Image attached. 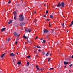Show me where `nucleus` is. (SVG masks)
Returning a JSON list of instances; mask_svg holds the SVG:
<instances>
[{
  "label": "nucleus",
  "instance_id": "nucleus-30",
  "mask_svg": "<svg viewBox=\"0 0 73 73\" xmlns=\"http://www.w3.org/2000/svg\"><path fill=\"white\" fill-rule=\"evenodd\" d=\"M46 14H48V11H46Z\"/></svg>",
  "mask_w": 73,
  "mask_h": 73
},
{
  "label": "nucleus",
  "instance_id": "nucleus-60",
  "mask_svg": "<svg viewBox=\"0 0 73 73\" xmlns=\"http://www.w3.org/2000/svg\"><path fill=\"white\" fill-rule=\"evenodd\" d=\"M49 6V5H48L47 6V7H48Z\"/></svg>",
  "mask_w": 73,
  "mask_h": 73
},
{
  "label": "nucleus",
  "instance_id": "nucleus-64",
  "mask_svg": "<svg viewBox=\"0 0 73 73\" xmlns=\"http://www.w3.org/2000/svg\"><path fill=\"white\" fill-rule=\"evenodd\" d=\"M35 48H36V46H35Z\"/></svg>",
  "mask_w": 73,
  "mask_h": 73
},
{
  "label": "nucleus",
  "instance_id": "nucleus-47",
  "mask_svg": "<svg viewBox=\"0 0 73 73\" xmlns=\"http://www.w3.org/2000/svg\"><path fill=\"white\" fill-rule=\"evenodd\" d=\"M44 17H46V15H44Z\"/></svg>",
  "mask_w": 73,
  "mask_h": 73
},
{
  "label": "nucleus",
  "instance_id": "nucleus-14",
  "mask_svg": "<svg viewBox=\"0 0 73 73\" xmlns=\"http://www.w3.org/2000/svg\"><path fill=\"white\" fill-rule=\"evenodd\" d=\"M23 37V38H25V39H27V38H28V37H26L25 35H24Z\"/></svg>",
  "mask_w": 73,
  "mask_h": 73
},
{
  "label": "nucleus",
  "instance_id": "nucleus-15",
  "mask_svg": "<svg viewBox=\"0 0 73 73\" xmlns=\"http://www.w3.org/2000/svg\"><path fill=\"white\" fill-rule=\"evenodd\" d=\"M14 16V19H15V20H16V17H17V15H15Z\"/></svg>",
  "mask_w": 73,
  "mask_h": 73
},
{
  "label": "nucleus",
  "instance_id": "nucleus-54",
  "mask_svg": "<svg viewBox=\"0 0 73 73\" xmlns=\"http://www.w3.org/2000/svg\"><path fill=\"white\" fill-rule=\"evenodd\" d=\"M18 54V52L17 53V55Z\"/></svg>",
  "mask_w": 73,
  "mask_h": 73
},
{
  "label": "nucleus",
  "instance_id": "nucleus-43",
  "mask_svg": "<svg viewBox=\"0 0 73 73\" xmlns=\"http://www.w3.org/2000/svg\"><path fill=\"white\" fill-rule=\"evenodd\" d=\"M8 3H11V1L10 0L8 2Z\"/></svg>",
  "mask_w": 73,
  "mask_h": 73
},
{
  "label": "nucleus",
  "instance_id": "nucleus-21",
  "mask_svg": "<svg viewBox=\"0 0 73 73\" xmlns=\"http://www.w3.org/2000/svg\"><path fill=\"white\" fill-rule=\"evenodd\" d=\"M54 69V68H50L49 69V70H52V69Z\"/></svg>",
  "mask_w": 73,
  "mask_h": 73
},
{
  "label": "nucleus",
  "instance_id": "nucleus-58",
  "mask_svg": "<svg viewBox=\"0 0 73 73\" xmlns=\"http://www.w3.org/2000/svg\"><path fill=\"white\" fill-rule=\"evenodd\" d=\"M69 72H70V70H69Z\"/></svg>",
  "mask_w": 73,
  "mask_h": 73
},
{
  "label": "nucleus",
  "instance_id": "nucleus-22",
  "mask_svg": "<svg viewBox=\"0 0 73 73\" xmlns=\"http://www.w3.org/2000/svg\"><path fill=\"white\" fill-rule=\"evenodd\" d=\"M49 55V52H47L46 54V56H48Z\"/></svg>",
  "mask_w": 73,
  "mask_h": 73
},
{
  "label": "nucleus",
  "instance_id": "nucleus-4",
  "mask_svg": "<svg viewBox=\"0 0 73 73\" xmlns=\"http://www.w3.org/2000/svg\"><path fill=\"white\" fill-rule=\"evenodd\" d=\"M25 31L26 32H31V29H25Z\"/></svg>",
  "mask_w": 73,
  "mask_h": 73
},
{
  "label": "nucleus",
  "instance_id": "nucleus-52",
  "mask_svg": "<svg viewBox=\"0 0 73 73\" xmlns=\"http://www.w3.org/2000/svg\"><path fill=\"white\" fill-rule=\"evenodd\" d=\"M71 57H69V58H68V59H70V58Z\"/></svg>",
  "mask_w": 73,
  "mask_h": 73
},
{
  "label": "nucleus",
  "instance_id": "nucleus-31",
  "mask_svg": "<svg viewBox=\"0 0 73 73\" xmlns=\"http://www.w3.org/2000/svg\"><path fill=\"white\" fill-rule=\"evenodd\" d=\"M48 60V62L50 61V58H49Z\"/></svg>",
  "mask_w": 73,
  "mask_h": 73
},
{
  "label": "nucleus",
  "instance_id": "nucleus-62",
  "mask_svg": "<svg viewBox=\"0 0 73 73\" xmlns=\"http://www.w3.org/2000/svg\"><path fill=\"white\" fill-rule=\"evenodd\" d=\"M12 62H14V60H13V61H12Z\"/></svg>",
  "mask_w": 73,
  "mask_h": 73
},
{
  "label": "nucleus",
  "instance_id": "nucleus-57",
  "mask_svg": "<svg viewBox=\"0 0 73 73\" xmlns=\"http://www.w3.org/2000/svg\"><path fill=\"white\" fill-rule=\"evenodd\" d=\"M36 56H37V57H38V55H36Z\"/></svg>",
  "mask_w": 73,
  "mask_h": 73
},
{
  "label": "nucleus",
  "instance_id": "nucleus-59",
  "mask_svg": "<svg viewBox=\"0 0 73 73\" xmlns=\"http://www.w3.org/2000/svg\"><path fill=\"white\" fill-rule=\"evenodd\" d=\"M54 8V6H53V8Z\"/></svg>",
  "mask_w": 73,
  "mask_h": 73
},
{
  "label": "nucleus",
  "instance_id": "nucleus-10",
  "mask_svg": "<svg viewBox=\"0 0 73 73\" xmlns=\"http://www.w3.org/2000/svg\"><path fill=\"white\" fill-rule=\"evenodd\" d=\"M5 54V53L4 54H2L1 56V58H3V57H4V56Z\"/></svg>",
  "mask_w": 73,
  "mask_h": 73
},
{
  "label": "nucleus",
  "instance_id": "nucleus-26",
  "mask_svg": "<svg viewBox=\"0 0 73 73\" xmlns=\"http://www.w3.org/2000/svg\"><path fill=\"white\" fill-rule=\"evenodd\" d=\"M10 38H9L8 39H7V41H10Z\"/></svg>",
  "mask_w": 73,
  "mask_h": 73
},
{
  "label": "nucleus",
  "instance_id": "nucleus-41",
  "mask_svg": "<svg viewBox=\"0 0 73 73\" xmlns=\"http://www.w3.org/2000/svg\"><path fill=\"white\" fill-rule=\"evenodd\" d=\"M37 38H38V37H36V38H35V39L36 40H37Z\"/></svg>",
  "mask_w": 73,
  "mask_h": 73
},
{
  "label": "nucleus",
  "instance_id": "nucleus-13",
  "mask_svg": "<svg viewBox=\"0 0 73 73\" xmlns=\"http://www.w3.org/2000/svg\"><path fill=\"white\" fill-rule=\"evenodd\" d=\"M57 7H60V2L57 5Z\"/></svg>",
  "mask_w": 73,
  "mask_h": 73
},
{
  "label": "nucleus",
  "instance_id": "nucleus-16",
  "mask_svg": "<svg viewBox=\"0 0 73 73\" xmlns=\"http://www.w3.org/2000/svg\"><path fill=\"white\" fill-rule=\"evenodd\" d=\"M17 64L20 65V64H21V62H20V61L18 62L17 63Z\"/></svg>",
  "mask_w": 73,
  "mask_h": 73
},
{
  "label": "nucleus",
  "instance_id": "nucleus-45",
  "mask_svg": "<svg viewBox=\"0 0 73 73\" xmlns=\"http://www.w3.org/2000/svg\"><path fill=\"white\" fill-rule=\"evenodd\" d=\"M73 58V55H72L71 56V58Z\"/></svg>",
  "mask_w": 73,
  "mask_h": 73
},
{
  "label": "nucleus",
  "instance_id": "nucleus-19",
  "mask_svg": "<svg viewBox=\"0 0 73 73\" xmlns=\"http://www.w3.org/2000/svg\"><path fill=\"white\" fill-rule=\"evenodd\" d=\"M42 54H43V55H45V52H42Z\"/></svg>",
  "mask_w": 73,
  "mask_h": 73
},
{
  "label": "nucleus",
  "instance_id": "nucleus-28",
  "mask_svg": "<svg viewBox=\"0 0 73 73\" xmlns=\"http://www.w3.org/2000/svg\"><path fill=\"white\" fill-rule=\"evenodd\" d=\"M34 21L35 23H36V21H37L36 19H35Z\"/></svg>",
  "mask_w": 73,
  "mask_h": 73
},
{
  "label": "nucleus",
  "instance_id": "nucleus-55",
  "mask_svg": "<svg viewBox=\"0 0 73 73\" xmlns=\"http://www.w3.org/2000/svg\"><path fill=\"white\" fill-rule=\"evenodd\" d=\"M35 52H36V53H37V51H35Z\"/></svg>",
  "mask_w": 73,
  "mask_h": 73
},
{
  "label": "nucleus",
  "instance_id": "nucleus-1",
  "mask_svg": "<svg viewBox=\"0 0 73 73\" xmlns=\"http://www.w3.org/2000/svg\"><path fill=\"white\" fill-rule=\"evenodd\" d=\"M64 6H65V3H64L63 2H61L60 4V6L61 7L63 8V7H64Z\"/></svg>",
  "mask_w": 73,
  "mask_h": 73
},
{
  "label": "nucleus",
  "instance_id": "nucleus-23",
  "mask_svg": "<svg viewBox=\"0 0 73 73\" xmlns=\"http://www.w3.org/2000/svg\"><path fill=\"white\" fill-rule=\"evenodd\" d=\"M46 41L45 40H43V42L44 43V44H45V43Z\"/></svg>",
  "mask_w": 73,
  "mask_h": 73
},
{
  "label": "nucleus",
  "instance_id": "nucleus-3",
  "mask_svg": "<svg viewBox=\"0 0 73 73\" xmlns=\"http://www.w3.org/2000/svg\"><path fill=\"white\" fill-rule=\"evenodd\" d=\"M9 54L10 56H11V57H13V56H15L14 57H15V56H16V55L15 54L13 53H11Z\"/></svg>",
  "mask_w": 73,
  "mask_h": 73
},
{
  "label": "nucleus",
  "instance_id": "nucleus-53",
  "mask_svg": "<svg viewBox=\"0 0 73 73\" xmlns=\"http://www.w3.org/2000/svg\"><path fill=\"white\" fill-rule=\"evenodd\" d=\"M31 42H32V41L30 42H29V43H31Z\"/></svg>",
  "mask_w": 73,
  "mask_h": 73
},
{
  "label": "nucleus",
  "instance_id": "nucleus-12",
  "mask_svg": "<svg viewBox=\"0 0 73 73\" xmlns=\"http://www.w3.org/2000/svg\"><path fill=\"white\" fill-rule=\"evenodd\" d=\"M69 63V62H66V61H65L64 62V64L65 65H67V64H68Z\"/></svg>",
  "mask_w": 73,
  "mask_h": 73
},
{
  "label": "nucleus",
  "instance_id": "nucleus-33",
  "mask_svg": "<svg viewBox=\"0 0 73 73\" xmlns=\"http://www.w3.org/2000/svg\"><path fill=\"white\" fill-rule=\"evenodd\" d=\"M44 70V68H42L41 70Z\"/></svg>",
  "mask_w": 73,
  "mask_h": 73
},
{
  "label": "nucleus",
  "instance_id": "nucleus-7",
  "mask_svg": "<svg viewBox=\"0 0 73 73\" xmlns=\"http://www.w3.org/2000/svg\"><path fill=\"white\" fill-rule=\"evenodd\" d=\"M14 35H15L16 37L17 36L18 34H17V32H14Z\"/></svg>",
  "mask_w": 73,
  "mask_h": 73
},
{
  "label": "nucleus",
  "instance_id": "nucleus-39",
  "mask_svg": "<svg viewBox=\"0 0 73 73\" xmlns=\"http://www.w3.org/2000/svg\"><path fill=\"white\" fill-rule=\"evenodd\" d=\"M20 17H24V16H23V15H21Z\"/></svg>",
  "mask_w": 73,
  "mask_h": 73
},
{
  "label": "nucleus",
  "instance_id": "nucleus-20",
  "mask_svg": "<svg viewBox=\"0 0 73 73\" xmlns=\"http://www.w3.org/2000/svg\"><path fill=\"white\" fill-rule=\"evenodd\" d=\"M50 18H53V16L52 15H50Z\"/></svg>",
  "mask_w": 73,
  "mask_h": 73
},
{
  "label": "nucleus",
  "instance_id": "nucleus-36",
  "mask_svg": "<svg viewBox=\"0 0 73 73\" xmlns=\"http://www.w3.org/2000/svg\"><path fill=\"white\" fill-rule=\"evenodd\" d=\"M72 66V64H70L69 65V66H70V67H71V66Z\"/></svg>",
  "mask_w": 73,
  "mask_h": 73
},
{
  "label": "nucleus",
  "instance_id": "nucleus-44",
  "mask_svg": "<svg viewBox=\"0 0 73 73\" xmlns=\"http://www.w3.org/2000/svg\"><path fill=\"white\" fill-rule=\"evenodd\" d=\"M36 68H38V66H36Z\"/></svg>",
  "mask_w": 73,
  "mask_h": 73
},
{
  "label": "nucleus",
  "instance_id": "nucleus-48",
  "mask_svg": "<svg viewBox=\"0 0 73 73\" xmlns=\"http://www.w3.org/2000/svg\"><path fill=\"white\" fill-rule=\"evenodd\" d=\"M35 25H37V23H35Z\"/></svg>",
  "mask_w": 73,
  "mask_h": 73
},
{
  "label": "nucleus",
  "instance_id": "nucleus-61",
  "mask_svg": "<svg viewBox=\"0 0 73 73\" xmlns=\"http://www.w3.org/2000/svg\"><path fill=\"white\" fill-rule=\"evenodd\" d=\"M52 55V54H50V56H51V55Z\"/></svg>",
  "mask_w": 73,
  "mask_h": 73
},
{
  "label": "nucleus",
  "instance_id": "nucleus-63",
  "mask_svg": "<svg viewBox=\"0 0 73 73\" xmlns=\"http://www.w3.org/2000/svg\"><path fill=\"white\" fill-rule=\"evenodd\" d=\"M57 44H58V43H57Z\"/></svg>",
  "mask_w": 73,
  "mask_h": 73
},
{
  "label": "nucleus",
  "instance_id": "nucleus-49",
  "mask_svg": "<svg viewBox=\"0 0 73 73\" xmlns=\"http://www.w3.org/2000/svg\"><path fill=\"white\" fill-rule=\"evenodd\" d=\"M69 32V30H67V32Z\"/></svg>",
  "mask_w": 73,
  "mask_h": 73
},
{
  "label": "nucleus",
  "instance_id": "nucleus-9",
  "mask_svg": "<svg viewBox=\"0 0 73 73\" xmlns=\"http://www.w3.org/2000/svg\"><path fill=\"white\" fill-rule=\"evenodd\" d=\"M12 22V20H10L9 22H8L7 23L8 24H11V23Z\"/></svg>",
  "mask_w": 73,
  "mask_h": 73
},
{
  "label": "nucleus",
  "instance_id": "nucleus-2",
  "mask_svg": "<svg viewBox=\"0 0 73 73\" xmlns=\"http://www.w3.org/2000/svg\"><path fill=\"white\" fill-rule=\"evenodd\" d=\"M24 19V17H20L19 19V21H23Z\"/></svg>",
  "mask_w": 73,
  "mask_h": 73
},
{
  "label": "nucleus",
  "instance_id": "nucleus-18",
  "mask_svg": "<svg viewBox=\"0 0 73 73\" xmlns=\"http://www.w3.org/2000/svg\"><path fill=\"white\" fill-rule=\"evenodd\" d=\"M27 66H28V65H29V62H27Z\"/></svg>",
  "mask_w": 73,
  "mask_h": 73
},
{
  "label": "nucleus",
  "instance_id": "nucleus-8",
  "mask_svg": "<svg viewBox=\"0 0 73 73\" xmlns=\"http://www.w3.org/2000/svg\"><path fill=\"white\" fill-rule=\"evenodd\" d=\"M5 29H6V28H3L1 30V32H3V31H4L5 30Z\"/></svg>",
  "mask_w": 73,
  "mask_h": 73
},
{
  "label": "nucleus",
  "instance_id": "nucleus-6",
  "mask_svg": "<svg viewBox=\"0 0 73 73\" xmlns=\"http://www.w3.org/2000/svg\"><path fill=\"white\" fill-rule=\"evenodd\" d=\"M25 23H20V25L21 26H24V25H25Z\"/></svg>",
  "mask_w": 73,
  "mask_h": 73
},
{
  "label": "nucleus",
  "instance_id": "nucleus-34",
  "mask_svg": "<svg viewBox=\"0 0 73 73\" xmlns=\"http://www.w3.org/2000/svg\"><path fill=\"white\" fill-rule=\"evenodd\" d=\"M62 27H64V23L62 24Z\"/></svg>",
  "mask_w": 73,
  "mask_h": 73
},
{
  "label": "nucleus",
  "instance_id": "nucleus-46",
  "mask_svg": "<svg viewBox=\"0 0 73 73\" xmlns=\"http://www.w3.org/2000/svg\"><path fill=\"white\" fill-rule=\"evenodd\" d=\"M37 70H39V68H37Z\"/></svg>",
  "mask_w": 73,
  "mask_h": 73
},
{
  "label": "nucleus",
  "instance_id": "nucleus-32",
  "mask_svg": "<svg viewBox=\"0 0 73 73\" xmlns=\"http://www.w3.org/2000/svg\"><path fill=\"white\" fill-rule=\"evenodd\" d=\"M44 40V38H41L40 40Z\"/></svg>",
  "mask_w": 73,
  "mask_h": 73
},
{
  "label": "nucleus",
  "instance_id": "nucleus-51",
  "mask_svg": "<svg viewBox=\"0 0 73 73\" xmlns=\"http://www.w3.org/2000/svg\"><path fill=\"white\" fill-rule=\"evenodd\" d=\"M44 6H46V4H45L44 5Z\"/></svg>",
  "mask_w": 73,
  "mask_h": 73
},
{
  "label": "nucleus",
  "instance_id": "nucleus-56",
  "mask_svg": "<svg viewBox=\"0 0 73 73\" xmlns=\"http://www.w3.org/2000/svg\"><path fill=\"white\" fill-rule=\"evenodd\" d=\"M66 66H64V68H66Z\"/></svg>",
  "mask_w": 73,
  "mask_h": 73
},
{
  "label": "nucleus",
  "instance_id": "nucleus-40",
  "mask_svg": "<svg viewBox=\"0 0 73 73\" xmlns=\"http://www.w3.org/2000/svg\"><path fill=\"white\" fill-rule=\"evenodd\" d=\"M20 6V4H18L17 6H18V7H19Z\"/></svg>",
  "mask_w": 73,
  "mask_h": 73
},
{
  "label": "nucleus",
  "instance_id": "nucleus-29",
  "mask_svg": "<svg viewBox=\"0 0 73 73\" xmlns=\"http://www.w3.org/2000/svg\"><path fill=\"white\" fill-rule=\"evenodd\" d=\"M17 41H16V42H15V44H16V45H17Z\"/></svg>",
  "mask_w": 73,
  "mask_h": 73
},
{
  "label": "nucleus",
  "instance_id": "nucleus-25",
  "mask_svg": "<svg viewBox=\"0 0 73 73\" xmlns=\"http://www.w3.org/2000/svg\"><path fill=\"white\" fill-rule=\"evenodd\" d=\"M30 57H31V56H27V58H30Z\"/></svg>",
  "mask_w": 73,
  "mask_h": 73
},
{
  "label": "nucleus",
  "instance_id": "nucleus-50",
  "mask_svg": "<svg viewBox=\"0 0 73 73\" xmlns=\"http://www.w3.org/2000/svg\"><path fill=\"white\" fill-rule=\"evenodd\" d=\"M20 34H19V35H18V37H19L20 36Z\"/></svg>",
  "mask_w": 73,
  "mask_h": 73
},
{
  "label": "nucleus",
  "instance_id": "nucleus-38",
  "mask_svg": "<svg viewBox=\"0 0 73 73\" xmlns=\"http://www.w3.org/2000/svg\"><path fill=\"white\" fill-rule=\"evenodd\" d=\"M46 20H47V21H49V20H50V19H47Z\"/></svg>",
  "mask_w": 73,
  "mask_h": 73
},
{
  "label": "nucleus",
  "instance_id": "nucleus-42",
  "mask_svg": "<svg viewBox=\"0 0 73 73\" xmlns=\"http://www.w3.org/2000/svg\"><path fill=\"white\" fill-rule=\"evenodd\" d=\"M36 13V11H34V13Z\"/></svg>",
  "mask_w": 73,
  "mask_h": 73
},
{
  "label": "nucleus",
  "instance_id": "nucleus-37",
  "mask_svg": "<svg viewBox=\"0 0 73 73\" xmlns=\"http://www.w3.org/2000/svg\"><path fill=\"white\" fill-rule=\"evenodd\" d=\"M27 42H29H29H30V41L27 40Z\"/></svg>",
  "mask_w": 73,
  "mask_h": 73
},
{
  "label": "nucleus",
  "instance_id": "nucleus-5",
  "mask_svg": "<svg viewBox=\"0 0 73 73\" xmlns=\"http://www.w3.org/2000/svg\"><path fill=\"white\" fill-rule=\"evenodd\" d=\"M49 32V31L48 30L44 29V33H48Z\"/></svg>",
  "mask_w": 73,
  "mask_h": 73
},
{
  "label": "nucleus",
  "instance_id": "nucleus-11",
  "mask_svg": "<svg viewBox=\"0 0 73 73\" xmlns=\"http://www.w3.org/2000/svg\"><path fill=\"white\" fill-rule=\"evenodd\" d=\"M73 21H72L71 22V24L70 25L69 27H71V26H72L73 25Z\"/></svg>",
  "mask_w": 73,
  "mask_h": 73
},
{
  "label": "nucleus",
  "instance_id": "nucleus-17",
  "mask_svg": "<svg viewBox=\"0 0 73 73\" xmlns=\"http://www.w3.org/2000/svg\"><path fill=\"white\" fill-rule=\"evenodd\" d=\"M13 13V14H14V16L15 15H16V11H14Z\"/></svg>",
  "mask_w": 73,
  "mask_h": 73
},
{
  "label": "nucleus",
  "instance_id": "nucleus-27",
  "mask_svg": "<svg viewBox=\"0 0 73 73\" xmlns=\"http://www.w3.org/2000/svg\"><path fill=\"white\" fill-rule=\"evenodd\" d=\"M37 47L38 48H41V47H38V46H37Z\"/></svg>",
  "mask_w": 73,
  "mask_h": 73
},
{
  "label": "nucleus",
  "instance_id": "nucleus-24",
  "mask_svg": "<svg viewBox=\"0 0 73 73\" xmlns=\"http://www.w3.org/2000/svg\"><path fill=\"white\" fill-rule=\"evenodd\" d=\"M49 27H51V25H50V22H49Z\"/></svg>",
  "mask_w": 73,
  "mask_h": 73
},
{
  "label": "nucleus",
  "instance_id": "nucleus-35",
  "mask_svg": "<svg viewBox=\"0 0 73 73\" xmlns=\"http://www.w3.org/2000/svg\"><path fill=\"white\" fill-rule=\"evenodd\" d=\"M38 52H40L41 51V50L39 49L38 50Z\"/></svg>",
  "mask_w": 73,
  "mask_h": 73
}]
</instances>
